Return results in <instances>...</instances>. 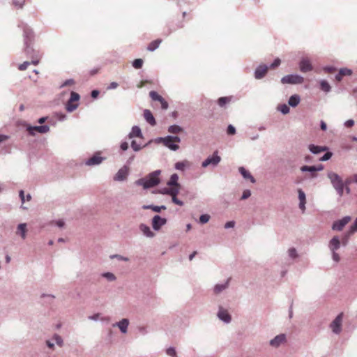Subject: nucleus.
I'll return each mask as SVG.
<instances>
[{"label":"nucleus","instance_id":"7","mask_svg":"<svg viewBox=\"0 0 357 357\" xmlns=\"http://www.w3.org/2000/svg\"><path fill=\"white\" fill-rule=\"evenodd\" d=\"M351 217L345 216L342 219L334 222L332 225L333 230L339 231H342L344 226L347 225L351 221Z\"/></svg>","mask_w":357,"mask_h":357},{"label":"nucleus","instance_id":"14","mask_svg":"<svg viewBox=\"0 0 357 357\" xmlns=\"http://www.w3.org/2000/svg\"><path fill=\"white\" fill-rule=\"evenodd\" d=\"M50 128L47 126H29L27 128V130L29 131L30 135H33L35 133L34 132H38L40 133H46L49 131Z\"/></svg>","mask_w":357,"mask_h":357},{"label":"nucleus","instance_id":"11","mask_svg":"<svg viewBox=\"0 0 357 357\" xmlns=\"http://www.w3.org/2000/svg\"><path fill=\"white\" fill-rule=\"evenodd\" d=\"M323 169V166L321 165L318 167L315 166H303L301 167V170L302 172H309L310 173V177L314 178L317 176V172L321 171Z\"/></svg>","mask_w":357,"mask_h":357},{"label":"nucleus","instance_id":"30","mask_svg":"<svg viewBox=\"0 0 357 357\" xmlns=\"http://www.w3.org/2000/svg\"><path fill=\"white\" fill-rule=\"evenodd\" d=\"M140 229L144 233V234L148 237H153L154 233L151 231L149 227L145 225H140Z\"/></svg>","mask_w":357,"mask_h":357},{"label":"nucleus","instance_id":"18","mask_svg":"<svg viewBox=\"0 0 357 357\" xmlns=\"http://www.w3.org/2000/svg\"><path fill=\"white\" fill-rule=\"evenodd\" d=\"M341 243L338 236H335L330 241L328 246L332 252H334L340 248Z\"/></svg>","mask_w":357,"mask_h":357},{"label":"nucleus","instance_id":"23","mask_svg":"<svg viewBox=\"0 0 357 357\" xmlns=\"http://www.w3.org/2000/svg\"><path fill=\"white\" fill-rule=\"evenodd\" d=\"M218 316L221 320L225 322H229L231 320V316L228 313L227 310L222 307H220Z\"/></svg>","mask_w":357,"mask_h":357},{"label":"nucleus","instance_id":"50","mask_svg":"<svg viewBox=\"0 0 357 357\" xmlns=\"http://www.w3.org/2000/svg\"><path fill=\"white\" fill-rule=\"evenodd\" d=\"M251 195V192L249 190H246L243 192L241 199H248Z\"/></svg>","mask_w":357,"mask_h":357},{"label":"nucleus","instance_id":"52","mask_svg":"<svg viewBox=\"0 0 357 357\" xmlns=\"http://www.w3.org/2000/svg\"><path fill=\"white\" fill-rule=\"evenodd\" d=\"M104 277L107 278L109 280H115L114 275L111 273H105L104 274Z\"/></svg>","mask_w":357,"mask_h":357},{"label":"nucleus","instance_id":"8","mask_svg":"<svg viewBox=\"0 0 357 357\" xmlns=\"http://www.w3.org/2000/svg\"><path fill=\"white\" fill-rule=\"evenodd\" d=\"M343 313H340L331 324V328L333 333L338 334L341 331Z\"/></svg>","mask_w":357,"mask_h":357},{"label":"nucleus","instance_id":"35","mask_svg":"<svg viewBox=\"0 0 357 357\" xmlns=\"http://www.w3.org/2000/svg\"><path fill=\"white\" fill-rule=\"evenodd\" d=\"M26 0H13V5L17 9H22Z\"/></svg>","mask_w":357,"mask_h":357},{"label":"nucleus","instance_id":"32","mask_svg":"<svg viewBox=\"0 0 357 357\" xmlns=\"http://www.w3.org/2000/svg\"><path fill=\"white\" fill-rule=\"evenodd\" d=\"M309 149L313 153H320L321 151H324L326 149V147H321V146H315L314 144H310L309 146Z\"/></svg>","mask_w":357,"mask_h":357},{"label":"nucleus","instance_id":"61","mask_svg":"<svg viewBox=\"0 0 357 357\" xmlns=\"http://www.w3.org/2000/svg\"><path fill=\"white\" fill-rule=\"evenodd\" d=\"M324 70L326 72H327L328 73H332L335 71V69L333 67H328V68H326Z\"/></svg>","mask_w":357,"mask_h":357},{"label":"nucleus","instance_id":"9","mask_svg":"<svg viewBox=\"0 0 357 357\" xmlns=\"http://www.w3.org/2000/svg\"><path fill=\"white\" fill-rule=\"evenodd\" d=\"M220 157L218 155V151L214 152L213 156L206 158L202 164L203 167L212 165L213 166L217 165L220 162Z\"/></svg>","mask_w":357,"mask_h":357},{"label":"nucleus","instance_id":"49","mask_svg":"<svg viewBox=\"0 0 357 357\" xmlns=\"http://www.w3.org/2000/svg\"><path fill=\"white\" fill-rule=\"evenodd\" d=\"M185 167V163L182 162H176L175 165L176 169H178V170H183Z\"/></svg>","mask_w":357,"mask_h":357},{"label":"nucleus","instance_id":"38","mask_svg":"<svg viewBox=\"0 0 357 357\" xmlns=\"http://www.w3.org/2000/svg\"><path fill=\"white\" fill-rule=\"evenodd\" d=\"M143 60L141 59H137L134 60L132 63V66L136 69H139L142 67Z\"/></svg>","mask_w":357,"mask_h":357},{"label":"nucleus","instance_id":"56","mask_svg":"<svg viewBox=\"0 0 357 357\" xmlns=\"http://www.w3.org/2000/svg\"><path fill=\"white\" fill-rule=\"evenodd\" d=\"M354 125V121L351 119L348 120L345 123V126L348 128H351Z\"/></svg>","mask_w":357,"mask_h":357},{"label":"nucleus","instance_id":"21","mask_svg":"<svg viewBox=\"0 0 357 357\" xmlns=\"http://www.w3.org/2000/svg\"><path fill=\"white\" fill-rule=\"evenodd\" d=\"M351 74H352L351 70L347 68H341L339 70V73L336 75L335 79L337 82H340L344 76H349V75H351Z\"/></svg>","mask_w":357,"mask_h":357},{"label":"nucleus","instance_id":"15","mask_svg":"<svg viewBox=\"0 0 357 357\" xmlns=\"http://www.w3.org/2000/svg\"><path fill=\"white\" fill-rule=\"evenodd\" d=\"M286 342V336L284 334H280L277 335L275 338L270 341L271 346L273 347H278L282 344Z\"/></svg>","mask_w":357,"mask_h":357},{"label":"nucleus","instance_id":"1","mask_svg":"<svg viewBox=\"0 0 357 357\" xmlns=\"http://www.w3.org/2000/svg\"><path fill=\"white\" fill-rule=\"evenodd\" d=\"M160 171L156 170L149 174L146 177L140 178L136 181L138 185H142L144 188H149L157 185L160 183Z\"/></svg>","mask_w":357,"mask_h":357},{"label":"nucleus","instance_id":"22","mask_svg":"<svg viewBox=\"0 0 357 357\" xmlns=\"http://www.w3.org/2000/svg\"><path fill=\"white\" fill-rule=\"evenodd\" d=\"M144 117L151 126H153L156 124L155 118L150 110L145 109L144 111Z\"/></svg>","mask_w":357,"mask_h":357},{"label":"nucleus","instance_id":"40","mask_svg":"<svg viewBox=\"0 0 357 357\" xmlns=\"http://www.w3.org/2000/svg\"><path fill=\"white\" fill-rule=\"evenodd\" d=\"M229 100V98L227 97H221L218 100V103L220 107H223L228 103Z\"/></svg>","mask_w":357,"mask_h":357},{"label":"nucleus","instance_id":"6","mask_svg":"<svg viewBox=\"0 0 357 357\" xmlns=\"http://www.w3.org/2000/svg\"><path fill=\"white\" fill-rule=\"evenodd\" d=\"M304 81V78L298 75H289L283 77L281 82L283 84H301Z\"/></svg>","mask_w":357,"mask_h":357},{"label":"nucleus","instance_id":"53","mask_svg":"<svg viewBox=\"0 0 357 357\" xmlns=\"http://www.w3.org/2000/svg\"><path fill=\"white\" fill-rule=\"evenodd\" d=\"M289 255L291 257L295 258L296 257V250L294 248H291L289 250Z\"/></svg>","mask_w":357,"mask_h":357},{"label":"nucleus","instance_id":"62","mask_svg":"<svg viewBox=\"0 0 357 357\" xmlns=\"http://www.w3.org/2000/svg\"><path fill=\"white\" fill-rule=\"evenodd\" d=\"M320 127H321V129L322 130H326V128H327L326 123L324 121H321V124H320Z\"/></svg>","mask_w":357,"mask_h":357},{"label":"nucleus","instance_id":"58","mask_svg":"<svg viewBox=\"0 0 357 357\" xmlns=\"http://www.w3.org/2000/svg\"><path fill=\"white\" fill-rule=\"evenodd\" d=\"M119 86L118 83L116 82H112L109 86L107 87L108 89H116Z\"/></svg>","mask_w":357,"mask_h":357},{"label":"nucleus","instance_id":"34","mask_svg":"<svg viewBox=\"0 0 357 357\" xmlns=\"http://www.w3.org/2000/svg\"><path fill=\"white\" fill-rule=\"evenodd\" d=\"M143 208H144V209L151 208V209H152L155 212L160 213L161 211V210H165L166 207L165 206H144Z\"/></svg>","mask_w":357,"mask_h":357},{"label":"nucleus","instance_id":"57","mask_svg":"<svg viewBox=\"0 0 357 357\" xmlns=\"http://www.w3.org/2000/svg\"><path fill=\"white\" fill-rule=\"evenodd\" d=\"M352 182H353V179H352V176H351L350 178H348L346 179V181L344 183V185L349 186Z\"/></svg>","mask_w":357,"mask_h":357},{"label":"nucleus","instance_id":"25","mask_svg":"<svg viewBox=\"0 0 357 357\" xmlns=\"http://www.w3.org/2000/svg\"><path fill=\"white\" fill-rule=\"evenodd\" d=\"M238 170L244 178L249 179L253 183L255 182V179L254 178V177L244 167H239Z\"/></svg>","mask_w":357,"mask_h":357},{"label":"nucleus","instance_id":"39","mask_svg":"<svg viewBox=\"0 0 357 357\" xmlns=\"http://www.w3.org/2000/svg\"><path fill=\"white\" fill-rule=\"evenodd\" d=\"M320 86H321V90H323L326 92L329 91L331 89V86L326 81H324V80L321 81L320 83Z\"/></svg>","mask_w":357,"mask_h":357},{"label":"nucleus","instance_id":"48","mask_svg":"<svg viewBox=\"0 0 357 357\" xmlns=\"http://www.w3.org/2000/svg\"><path fill=\"white\" fill-rule=\"evenodd\" d=\"M331 156H332V153L327 152L320 158V160H321V161L328 160L331 158Z\"/></svg>","mask_w":357,"mask_h":357},{"label":"nucleus","instance_id":"63","mask_svg":"<svg viewBox=\"0 0 357 357\" xmlns=\"http://www.w3.org/2000/svg\"><path fill=\"white\" fill-rule=\"evenodd\" d=\"M74 84V81L73 79H68L65 82L63 86H68Z\"/></svg>","mask_w":357,"mask_h":357},{"label":"nucleus","instance_id":"54","mask_svg":"<svg viewBox=\"0 0 357 357\" xmlns=\"http://www.w3.org/2000/svg\"><path fill=\"white\" fill-rule=\"evenodd\" d=\"M234 225H235L234 221H229V222H226V224L225 225V229L231 228V227H234Z\"/></svg>","mask_w":357,"mask_h":357},{"label":"nucleus","instance_id":"42","mask_svg":"<svg viewBox=\"0 0 357 357\" xmlns=\"http://www.w3.org/2000/svg\"><path fill=\"white\" fill-rule=\"evenodd\" d=\"M298 199L300 200V202H306L305 192L301 189H299L298 190Z\"/></svg>","mask_w":357,"mask_h":357},{"label":"nucleus","instance_id":"55","mask_svg":"<svg viewBox=\"0 0 357 357\" xmlns=\"http://www.w3.org/2000/svg\"><path fill=\"white\" fill-rule=\"evenodd\" d=\"M333 259L336 262H339L340 260L339 255L335 251L333 252Z\"/></svg>","mask_w":357,"mask_h":357},{"label":"nucleus","instance_id":"27","mask_svg":"<svg viewBox=\"0 0 357 357\" xmlns=\"http://www.w3.org/2000/svg\"><path fill=\"white\" fill-rule=\"evenodd\" d=\"M26 231V225L25 223H22L17 227V234H20L21 237L23 239H25Z\"/></svg>","mask_w":357,"mask_h":357},{"label":"nucleus","instance_id":"36","mask_svg":"<svg viewBox=\"0 0 357 357\" xmlns=\"http://www.w3.org/2000/svg\"><path fill=\"white\" fill-rule=\"evenodd\" d=\"M228 285V281L225 284H216L214 287L215 294H219L225 289Z\"/></svg>","mask_w":357,"mask_h":357},{"label":"nucleus","instance_id":"19","mask_svg":"<svg viewBox=\"0 0 357 357\" xmlns=\"http://www.w3.org/2000/svg\"><path fill=\"white\" fill-rule=\"evenodd\" d=\"M268 71V67L266 65L259 66L255 70V76L257 79L264 77Z\"/></svg>","mask_w":357,"mask_h":357},{"label":"nucleus","instance_id":"3","mask_svg":"<svg viewBox=\"0 0 357 357\" xmlns=\"http://www.w3.org/2000/svg\"><path fill=\"white\" fill-rule=\"evenodd\" d=\"M180 190L178 188H162L160 190V192L164 195H169L172 196V202L178 206H183V202L179 200L176 196L178 194Z\"/></svg>","mask_w":357,"mask_h":357},{"label":"nucleus","instance_id":"4","mask_svg":"<svg viewBox=\"0 0 357 357\" xmlns=\"http://www.w3.org/2000/svg\"><path fill=\"white\" fill-rule=\"evenodd\" d=\"M79 100V95L74 91L70 93V98L66 105V109L68 112H73L78 107V101Z\"/></svg>","mask_w":357,"mask_h":357},{"label":"nucleus","instance_id":"33","mask_svg":"<svg viewBox=\"0 0 357 357\" xmlns=\"http://www.w3.org/2000/svg\"><path fill=\"white\" fill-rule=\"evenodd\" d=\"M354 234V232H351V230L349 229L348 231H347L344 235L342 237V239H341V243L343 245H347V243H348V241H349V239L350 238V236Z\"/></svg>","mask_w":357,"mask_h":357},{"label":"nucleus","instance_id":"43","mask_svg":"<svg viewBox=\"0 0 357 357\" xmlns=\"http://www.w3.org/2000/svg\"><path fill=\"white\" fill-rule=\"evenodd\" d=\"M167 354L172 357H177L176 350L172 347L167 349Z\"/></svg>","mask_w":357,"mask_h":357},{"label":"nucleus","instance_id":"24","mask_svg":"<svg viewBox=\"0 0 357 357\" xmlns=\"http://www.w3.org/2000/svg\"><path fill=\"white\" fill-rule=\"evenodd\" d=\"M39 61H40V58L36 56V58L32 59V61L31 62L25 61L23 63L20 64L18 67V69L21 71L25 70L30 64L37 66L39 63Z\"/></svg>","mask_w":357,"mask_h":357},{"label":"nucleus","instance_id":"16","mask_svg":"<svg viewBox=\"0 0 357 357\" xmlns=\"http://www.w3.org/2000/svg\"><path fill=\"white\" fill-rule=\"evenodd\" d=\"M299 67L301 71L303 73L309 72L312 70V66L308 59H302L300 62Z\"/></svg>","mask_w":357,"mask_h":357},{"label":"nucleus","instance_id":"10","mask_svg":"<svg viewBox=\"0 0 357 357\" xmlns=\"http://www.w3.org/2000/svg\"><path fill=\"white\" fill-rule=\"evenodd\" d=\"M149 96L151 98V99L153 100H155V101H158L160 102L161 104V108L162 109H167V107H168V103L167 102V101L160 96L159 95L157 92L154 91H151L150 93H149Z\"/></svg>","mask_w":357,"mask_h":357},{"label":"nucleus","instance_id":"51","mask_svg":"<svg viewBox=\"0 0 357 357\" xmlns=\"http://www.w3.org/2000/svg\"><path fill=\"white\" fill-rule=\"evenodd\" d=\"M280 62L281 61H280V59L278 58V59H275V61L271 65V68H275L278 67L280 64Z\"/></svg>","mask_w":357,"mask_h":357},{"label":"nucleus","instance_id":"17","mask_svg":"<svg viewBox=\"0 0 357 357\" xmlns=\"http://www.w3.org/2000/svg\"><path fill=\"white\" fill-rule=\"evenodd\" d=\"M178 175L176 174H173L171 176L169 181L167 182L168 187H165V188H178V189L180 190L181 189V185L178 183Z\"/></svg>","mask_w":357,"mask_h":357},{"label":"nucleus","instance_id":"29","mask_svg":"<svg viewBox=\"0 0 357 357\" xmlns=\"http://www.w3.org/2000/svg\"><path fill=\"white\" fill-rule=\"evenodd\" d=\"M129 136H130V138H132V137H142V135L141 129L138 126L132 127V131L130 133Z\"/></svg>","mask_w":357,"mask_h":357},{"label":"nucleus","instance_id":"37","mask_svg":"<svg viewBox=\"0 0 357 357\" xmlns=\"http://www.w3.org/2000/svg\"><path fill=\"white\" fill-rule=\"evenodd\" d=\"M168 131L171 133L175 134V133H178V132H181L182 128L177 125H173L169 128Z\"/></svg>","mask_w":357,"mask_h":357},{"label":"nucleus","instance_id":"60","mask_svg":"<svg viewBox=\"0 0 357 357\" xmlns=\"http://www.w3.org/2000/svg\"><path fill=\"white\" fill-rule=\"evenodd\" d=\"M99 95V91L98 90H93L91 92V96L93 98H96Z\"/></svg>","mask_w":357,"mask_h":357},{"label":"nucleus","instance_id":"2","mask_svg":"<svg viewBox=\"0 0 357 357\" xmlns=\"http://www.w3.org/2000/svg\"><path fill=\"white\" fill-rule=\"evenodd\" d=\"M328 177L331 180L333 186L337 190L338 195L340 196H342L344 192V182L342 178L334 172H329L328 174Z\"/></svg>","mask_w":357,"mask_h":357},{"label":"nucleus","instance_id":"12","mask_svg":"<svg viewBox=\"0 0 357 357\" xmlns=\"http://www.w3.org/2000/svg\"><path fill=\"white\" fill-rule=\"evenodd\" d=\"M167 220L161 218L160 215H155L152 220V226L155 230H159L161 227L165 225Z\"/></svg>","mask_w":357,"mask_h":357},{"label":"nucleus","instance_id":"5","mask_svg":"<svg viewBox=\"0 0 357 357\" xmlns=\"http://www.w3.org/2000/svg\"><path fill=\"white\" fill-rule=\"evenodd\" d=\"M163 144L169 148L171 150L176 151L178 149L179 146L176 143H179L181 139L178 137L167 136L164 138H161Z\"/></svg>","mask_w":357,"mask_h":357},{"label":"nucleus","instance_id":"41","mask_svg":"<svg viewBox=\"0 0 357 357\" xmlns=\"http://www.w3.org/2000/svg\"><path fill=\"white\" fill-rule=\"evenodd\" d=\"M209 220H210V215L208 214H204L199 217V222L202 224H205V223L208 222L209 221Z\"/></svg>","mask_w":357,"mask_h":357},{"label":"nucleus","instance_id":"28","mask_svg":"<svg viewBox=\"0 0 357 357\" xmlns=\"http://www.w3.org/2000/svg\"><path fill=\"white\" fill-rule=\"evenodd\" d=\"M162 40L161 39H157V40H153L148 45L147 50L151 52L154 51L159 47V45L162 43Z\"/></svg>","mask_w":357,"mask_h":357},{"label":"nucleus","instance_id":"46","mask_svg":"<svg viewBox=\"0 0 357 357\" xmlns=\"http://www.w3.org/2000/svg\"><path fill=\"white\" fill-rule=\"evenodd\" d=\"M227 132L229 135H233L236 133V129L233 126L229 125L227 127Z\"/></svg>","mask_w":357,"mask_h":357},{"label":"nucleus","instance_id":"45","mask_svg":"<svg viewBox=\"0 0 357 357\" xmlns=\"http://www.w3.org/2000/svg\"><path fill=\"white\" fill-rule=\"evenodd\" d=\"M54 340L59 346L61 347L63 345V340L61 336L54 335Z\"/></svg>","mask_w":357,"mask_h":357},{"label":"nucleus","instance_id":"47","mask_svg":"<svg viewBox=\"0 0 357 357\" xmlns=\"http://www.w3.org/2000/svg\"><path fill=\"white\" fill-rule=\"evenodd\" d=\"M131 146L134 151H137L141 149L142 146L140 144H138L136 141L133 140L131 142Z\"/></svg>","mask_w":357,"mask_h":357},{"label":"nucleus","instance_id":"59","mask_svg":"<svg viewBox=\"0 0 357 357\" xmlns=\"http://www.w3.org/2000/svg\"><path fill=\"white\" fill-rule=\"evenodd\" d=\"M128 148V144L127 142H123L121 144V149L123 150V151H126L127 150Z\"/></svg>","mask_w":357,"mask_h":357},{"label":"nucleus","instance_id":"31","mask_svg":"<svg viewBox=\"0 0 357 357\" xmlns=\"http://www.w3.org/2000/svg\"><path fill=\"white\" fill-rule=\"evenodd\" d=\"M300 102V97L298 95H293L289 98V105L291 107L297 106Z\"/></svg>","mask_w":357,"mask_h":357},{"label":"nucleus","instance_id":"26","mask_svg":"<svg viewBox=\"0 0 357 357\" xmlns=\"http://www.w3.org/2000/svg\"><path fill=\"white\" fill-rule=\"evenodd\" d=\"M121 331L123 333L127 332V328L129 325V321L127 319H123L119 323L116 324Z\"/></svg>","mask_w":357,"mask_h":357},{"label":"nucleus","instance_id":"44","mask_svg":"<svg viewBox=\"0 0 357 357\" xmlns=\"http://www.w3.org/2000/svg\"><path fill=\"white\" fill-rule=\"evenodd\" d=\"M279 109L284 114H286L289 112V108L287 105H282L280 106Z\"/></svg>","mask_w":357,"mask_h":357},{"label":"nucleus","instance_id":"64","mask_svg":"<svg viewBox=\"0 0 357 357\" xmlns=\"http://www.w3.org/2000/svg\"><path fill=\"white\" fill-rule=\"evenodd\" d=\"M20 197L22 200V202L24 203L25 199H24V194L23 190L20 191Z\"/></svg>","mask_w":357,"mask_h":357},{"label":"nucleus","instance_id":"13","mask_svg":"<svg viewBox=\"0 0 357 357\" xmlns=\"http://www.w3.org/2000/svg\"><path fill=\"white\" fill-rule=\"evenodd\" d=\"M128 168L126 166L121 167L114 176V179L118 181L126 180L128 174Z\"/></svg>","mask_w":357,"mask_h":357},{"label":"nucleus","instance_id":"20","mask_svg":"<svg viewBox=\"0 0 357 357\" xmlns=\"http://www.w3.org/2000/svg\"><path fill=\"white\" fill-rule=\"evenodd\" d=\"M103 158L100 155V153H96L90 158L86 162L87 165H96L102 162Z\"/></svg>","mask_w":357,"mask_h":357}]
</instances>
